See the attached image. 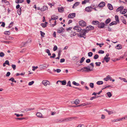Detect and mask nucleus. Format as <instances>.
I'll return each mask as SVG.
<instances>
[{
  "mask_svg": "<svg viewBox=\"0 0 127 127\" xmlns=\"http://www.w3.org/2000/svg\"><path fill=\"white\" fill-rule=\"evenodd\" d=\"M119 79L121 80H123L125 82H127V81L126 79L125 78H122L121 77H119Z\"/></svg>",
  "mask_w": 127,
  "mask_h": 127,
  "instance_id": "34",
  "label": "nucleus"
},
{
  "mask_svg": "<svg viewBox=\"0 0 127 127\" xmlns=\"http://www.w3.org/2000/svg\"><path fill=\"white\" fill-rule=\"evenodd\" d=\"M127 12V9H123L122 11H121L120 12V13L121 14H124L125 13H126Z\"/></svg>",
  "mask_w": 127,
  "mask_h": 127,
  "instance_id": "16",
  "label": "nucleus"
},
{
  "mask_svg": "<svg viewBox=\"0 0 127 127\" xmlns=\"http://www.w3.org/2000/svg\"><path fill=\"white\" fill-rule=\"evenodd\" d=\"M34 83V81H32L31 82H30L28 84V85L29 86H31Z\"/></svg>",
  "mask_w": 127,
  "mask_h": 127,
  "instance_id": "56",
  "label": "nucleus"
},
{
  "mask_svg": "<svg viewBox=\"0 0 127 127\" xmlns=\"http://www.w3.org/2000/svg\"><path fill=\"white\" fill-rule=\"evenodd\" d=\"M79 102L80 101L79 100L76 99L75 100L74 103L76 104H77L79 103Z\"/></svg>",
  "mask_w": 127,
  "mask_h": 127,
  "instance_id": "45",
  "label": "nucleus"
},
{
  "mask_svg": "<svg viewBox=\"0 0 127 127\" xmlns=\"http://www.w3.org/2000/svg\"><path fill=\"white\" fill-rule=\"evenodd\" d=\"M81 70H83L87 71H91L92 70L90 68L87 67H84L82 68Z\"/></svg>",
  "mask_w": 127,
  "mask_h": 127,
  "instance_id": "10",
  "label": "nucleus"
},
{
  "mask_svg": "<svg viewBox=\"0 0 127 127\" xmlns=\"http://www.w3.org/2000/svg\"><path fill=\"white\" fill-rule=\"evenodd\" d=\"M95 64H96V66H100V64H101V63L100 62H96L95 63Z\"/></svg>",
  "mask_w": 127,
  "mask_h": 127,
  "instance_id": "42",
  "label": "nucleus"
},
{
  "mask_svg": "<svg viewBox=\"0 0 127 127\" xmlns=\"http://www.w3.org/2000/svg\"><path fill=\"white\" fill-rule=\"evenodd\" d=\"M4 54L2 52H0V56L1 57H2L4 56Z\"/></svg>",
  "mask_w": 127,
  "mask_h": 127,
  "instance_id": "50",
  "label": "nucleus"
},
{
  "mask_svg": "<svg viewBox=\"0 0 127 127\" xmlns=\"http://www.w3.org/2000/svg\"><path fill=\"white\" fill-rule=\"evenodd\" d=\"M100 96H93V97H92L91 98L90 100H92L94 99H95V98H97L98 97H99Z\"/></svg>",
  "mask_w": 127,
  "mask_h": 127,
  "instance_id": "43",
  "label": "nucleus"
},
{
  "mask_svg": "<svg viewBox=\"0 0 127 127\" xmlns=\"http://www.w3.org/2000/svg\"><path fill=\"white\" fill-rule=\"evenodd\" d=\"M67 86H69L70 87H71V83H70V81H69L67 83Z\"/></svg>",
  "mask_w": 127,
  "mask_h": 127,
  "instance_id": "59",
  "label": "nucleus"
},
{
  "mask_svg": "<svg viewBox=\"0 0 127 127\" xmlns=\"http://www.w3.org/2000/svg\"><path fill=\"white\" fill-rule=\"evenodd\" d=\"M10 74V73L9 72H7L6 74V76L7 77H8L9 76Z\"/></svg>",
  "mask_w": 127,
  "mask_h": 127,
  "instance_id": "63",
  "label": "nucleus"
},
{
  "mask_svg": "<svg viewBox=\"0 0 127 127\" xmlns=\"http://www.w3.org/2000/svg\"><path fill=\"white\" fill-rule=\"evenodd\" d=\"M25 118H15V119L16 120H23V119H25Z\"/></svg>",
  "mask_w": 127,
  "mask_h": 127,
  "instance_id": "52",
  "label": "nucleus"
},
{
  "mask_svg": "<svg viewBox=\"0 0 127 127\" xmlns=\"http://www.w3.org/2000/svg\"><path fill=\"white\" fill-rule=\"evenodd\" d=\"M73 29L77 31L78 32L82 30L81 28L79 26H76L73 28Z\"/></svg>",
  "mask_w": 127,
  "mask_h": 127,
  "instance_id": "8",
  "label": "nucleus"
},
{
  "mask_svg": "<svg viewBox=\"0 0 127 127\" xmlns=\"http://www.w3.org/2000/svg\"><path fill=\"white\" fill-rule=\"evenodd\" d=\"M54 71L55 72H56L57 73H59L61 71V70L59 69H57L56 70L54 69Z\"/></svg>",
  "mask_w": 127,
  "mask_h": 127,
  "instance_id": "38",
  "label": "nucleus"
},
{
  "mask_svg": "<svg viewBox=\"0 0 127 127\" xmlns=\"http://www.w3.org/2000/svg\"><path fill=\"white\" fill-rule=\"evenodd\" d=\"M99 56L97 54H95L94 57V59H97L99 57Z\"/></svg>",
  "mask_w": 127,
  "mask_h": 127,
  "instance_id": "41",
  "label": "nucleus"
},
{
  "mask_svg": "<svg viewBox=\"0 0 127 127\" xmlns=\"http://www.w3.org/2000/svg\"><path fill=\"white\" fill-rule=\"evenodd\" d=\"M124 8L123 6H121L119 7L116 10V11L117 12L122 11V10Z\"/></svg>",
  "mask_w": 127,
  "mask_h": 127,
  "instance_id": "15",
  "label": "nucleus"
},
{
  "mask_svg": "<svg viewBox=\"0 0 127 127\" xmlns=\"http://www.w3.org/2000/svg\"><path fill=\"white\" fill-rule=\"evenodd\" d=\"M94 84L93 83H90V86L92 88H94Z\"/></svg>",
  "mask_w": 127,
  "mask_h": 127,
  "instance_id": "46",
  "label": "nucleus"
},
{
  "mask_svg": "<svg viewBox=\"0 0 127 127\" xmlns=\"http://www.w3.org/2000/svg\"><path fill=\"white\" fill-rule=\"evenodd\" d=\"M58 11L61 13L62 12L64 11V8L62 7H58Z\"/></svg>",
  "mask_w": 127,
  "mask_h": 127,
  "instance_id": "18",
  "label": "nucleus"
},
{
  "mask_svg": "<svg viewBox=\"0 0 127 127\" xmlns=\"http://www.w3.org/2000/svg\"><path fill=\"white\" fill-rule=\"evenodd\" d=\"M79 24L80 25L81 27H85L86 26V23L83 20L79 21Z\"/></svg>",
  "mask_w": 127,
  "mask_h": 127,
  "instance_id": "3",
  "label": "nucleus"
},
{
  "mask_svg": "<svg viewBox=\"0 0 127 127\" xmlns=\"http://www.w3.org/2000/svg\"><path fill=\"white\" fill-rule=\"evenodd\" d=\"M94 28V27L90 26L87 27L86 28V29H84L83 30L84 31V32H85L86 33H88L89 31L93 30Z\"/></svg>",
  "mask_w": 127,
  "mask_h": 127,
  "instance_id": "2",
  "label": "nucleus"
},
{
  "mask_svg": "<svg viewBox=\"0 0 127 127\" xmlns=\"http://www.w3.org/2000/svg\"><path fill=\"white\" fill-rule=\"evenodd\" d=\"M76 127H87L84 125L82 124H80Z\"/></svg>",
  "mask_w": 127,
  "mask_h": 127,
  "instance_id": "33",
  "label": "nucleus"
},
{
  "mask_svg": "<svg viewBox=\"0 0 127 127\" xmlns=\"http://www.w3.org/2000/svg\"><path fill=\"white\" fill-rule=\"evenodd\" d=\"M45 51L48 54L49 56H51V54L50 53V51L49 49H47L45 50Z\"/></svg>",
  "mask_w": 127,
  "mask_h": 127,
  "instance_id": "26",
  "label": "nucleus"
},
{
  "mask_svg": "<svg viewBox=\"0 0 127 127\" xmlns=\"http://www.w3.org/2000/svg\"><path fill=\"white\" fill-rule=\"evenodd\" d=\"M105 26V24L104 23H101L98 24V27L100 28H103Z\"/></svg>",
  "mask_w": 127,
  "mask_h": 127,
  "instance_id": "12",
  "label": "nucleus"
},
{
  "mask_svg": "<svg viewBox=\"0 0 127 127\" xmlns=\"http://www.w3.org/2000/svg\"><path fill=\"white\" fill-rule=\"evenodd\" d=\"M92 7L91 6H88L86 8L85 10L87 12H90L92 11Z\"/></svg>",
  "mask_w": 127,
  "mask_h": 127,
  "instance_id": "9",
  "label": "nucleus"
},
{
  "mask_svg": "<svg viewBox=\"0 0 127 127\" xmlns=\"http://www.w3.org/2000/svg\"><path fill=\"white\" fill-rule=\"evenodd\" d=\"M106 95L108 96L109 97H110L112 95L111 93L109 92H108L106 93Z\"/></svg>",
  "mask_w": 127,
  "mask_h": 127,
  "instance_id": "28",
  "label": "nucleus"
},
{
  "mask_svg": "<svg viewBox=\"0 0 127 127\" xmlns=\"http://www.w3.org/2000/svg\"><path fill=\"white\" fill-rule=\"evenodd\" d=\"M79 2H76L75 3H74L73 6H72V8H74L75 7V6H76L79 5Z\"/></svg>",
  "mask_w": 127,
  "mask_h": 127,
  "instance_id": "27",
  "label": "nucleus"
},
{
  "mask_svg": "<svg viewBox=\"0 0 127 127\" xmlns=\"http://www.w3.org/2000/svg\"><path fill=\"white\" fill-rule=\"evenodd\" d=\"M40 34L41 36L43 37H44V35H45V33L42 32V31H40Z\"/></svg>",
  "mask_w": 127,
  "mask_h": 127,
  "instance_id": "58",
  "label": "nucleus"
},
{
  "mask_svg": "<svg viewBox=\"0 0 127 127\" xmlns=\"http://www.w3.org/2000/svg\"><path fill=\"white\" fill-rule=\"evenodd\" d=\"M96 44L97 45H99L100 47H102V46L101 45H103L104 44L103 43H102L101 44L98 43H96Z\"/></svg>",
  "mask_w": 127,
  "mask_h": 127,
  "instance_id": "54",
  "label": "nucleus"
},
{
  "mask_svg": "<svg viewBox=\"0 0 127 127\" xmlns=\"http://www.w3.org/2000/svg\"><path fill=\"white\" fill-rule=\"evenodd\" d=\"M62 51V49H60L59 50L58 56H60L61 55Z\"/></svg>",
  "mask_w": 127,
  "mask_h": 127,
  "instance_id": "57",
  "label": "nucleus"
},
{
  "mask_svg": "<svg viewBox=\"0 0 127 127\" xmlns=\"http://www.w3.org/2000/svg\"><path fill=\"white\" fill-rule=\"evenodd\" d=\"M103 83V82L102 81H98L96 82V84L98 85H100L102 84Z\"/></svg>",
  "mask_w": 127,
  "mask_h": 127,
  "instance_id": "32",
  "label": "nucleus"
},
{
  "mask_svg": "<svg viewBox=\"0 0 127 127\" xmlns=\"http://www.w3.org/2000/svg\"><path fill=\"white\" fill-rule=\"evenodd\" d=\"M106 111L108 113V114L109 115L113 113V112L112 111H109L106 109Z\"/></svg>",
  "mask_w": 127,
  "mask_h": 127,
  "instance_id": "36",
  "label": "nucleus"
},
{
  "mask_svg": "<svg viewBox=\"0 0 127 127\" xmlns=\"http://www.w3.org/2000/svg\"><path fill=\"white\" fill-rule=\"evenodd\" d=\"M75 118V117H73L66 118L64 119H61L57 120L56 122H57L61 123L63 122L68 121H71L72 120L74 119Z\"/></svg>",
  "mask_w": 127,
  "mask_h": 127,
  "instance_id": "1",
  "label": "nucleus"
},
{
  "mask_svg": "<svg viewBox=\"0 0 127 127\" xmlns=\"http://www.w3.org/2000/svg\"><path fill=\"white\" fill-rule=\"evenodd\" d=\"M32 70L33 71H34L35 70L37 69L38 68V67L37 66H33L32 67Z\"/></svg>",
  "mask_w": 127,
  "mask_h": 127,
  "instance_id": "48",
  "label": "nucleus"
},
{
  "mask_svg": "<svg viewBox=\"0 0 127 127\" xmlns=\"http://www.w3.org/2000/svg\"><path fill=\"white\" fill-rule=\"evenodd\" d=\"M48 66V65H46L45 64L40 65L39 67L40 68V69L41 70H42L43 69H45Z\"/></svg>",
  "mask_w": 127,
  "mask_h": 127,
  "instance_id": "6",
  "label": "nucleus"
},
{
  "mask_svg": "<svg viewBox=\"0 0 127 127\" xmlns=\"http://www.w3.org/2000/svg\"><path fill=\"white\" fill-rule=\"evenodd\" d=\"M88 104L87 103H83V104H81L80 105H77V106H85V105H87Z\"/></svg>",
  "mask_w": 127,
  "mask_h": 127,
  "instance_id": "44",
  "label": "nucleus"
},
{
  "mask_svg": "<svg viewBox=\"0 0 127 127\" xmlns=\"http://www.w3.org/2000/svg\"><path fill=\"white\" fill-rule=\"evenodd\" d=\"M86 32H84V31L83 30H82V32L80 34V35H79V36L81 37H83L84 38H85L86 37L85 36V34L86 33Z\"/></svg>",
  "mask_w": 127,
  "mask_h": 127,
  "instance_id": "4",
  "label": "nucleus"
},
{
  "mask_svg": "<svg viewBox=\"0 0 127 127\" xmlns=\"http://www.w3.org/2000/svg\"><path fill=\"white\" fill-rule=\"evenodd\" d=\"M58 17L57 16L53 15L52 16L51 19L52 20H56L58 19Z\"/></svg>",
  "mask_w": 127,
  "mask_h": 127,
  "instance_id": "23",
  "label": "nucleus"
},
{
  "mask_svg": "<svg viewBox=\"0 0 127 127\" xmlns=\"http://www.w3.org/2000/svg\"><path fill=\"white\" fill-rule=\"evenodd\" d=\"M115 18L116 21L117 22L119 23V20L118 16L117 15H116L115 16Z\"/></svg>",
  "mask_w": 127,
  "mask_h": 127,
  "instance_id": "31",
  "label": "nucleus"
},
{
  "mask_svg": "<svg viewBox=\"0 0 127 127\" xmlns=\"http://www.w3.org/2000/svg\"><path fill=\"white\" fill-rule=\"evenodd\" d=\"M72 84L76 86H78L79 84L78 83H76L75 81H74L72 82Z\"/></svg>",
  "mask_w": 127,
  "mask_h": 127,
  "instance_id": "40",
  "label": "nucleus"
},
{
  "mask_svg": "<svg viewBox=\"0 0 127 127\" xmlns=\"http://www.w3.org/2000/svg\"><path fill=\"white\" fill-rule=\"evenodd\" d=\"M116 48L117 49H120L122 48V46L120 44H118L116 46Z\"/></svg>",
  "mask_w": 127,
  "mask_h": 127,
  "instance_id": "20",
  "label": "nucleus"
},
{
  "mask_svg": "<svg viewBox=\"0 0 127 127\" xmlns=\"http://www.w3.org/2000/svg\"><path fill=\"white\" fill-rule=\"evenodd\" d=\"M58 49V48L56 45H55L53 48V50L54 51H55Z\"/></svg>",
  "mask_w": 127,
  "mask_h": 127,
  "instance_id": "55",
  "label": "nucleus"
},
{
  "mask_svg": "<svg viewBox=\"0 0 127 127\" xmlns=\"http://www.w3.org/2000/svg\"><path fill=\"white\" fill-rule=\"evenodd\" d=\"M55 57H56L55 54V53H53L52 54V56H50V58H54Z\"/></svg>",
  "mask_w": 127,
  "mask_h": 127,
  "instance_id": "51",
  "label": "nucleus"
},
{
  "mask_svg": "<svg viewBox=\"0 0 127 127\" xmlns=\"http://www.w3.org/2000/svg\"><path fill=\"white\" fill-rule=\"evenodd\" d=\"M36 115L37 116L40 118H42V114L41 113L39 112H37L36 113Z\"/></svg>",
  "mask_w": 127,
  "mask_h": 127,
  "instance_id": "19",
  "label": "nucleus"
},
{
  "mask_svg": "<svg viewBox=\"0 0 127 127\" xmlns=\"http://www.w3.org/2000/svg\"><path fill=\"white\" fill-rule=\"evenodd\" d=\"M99 22L97 21H95L92 22V24H93L96 25L97 24H99Z\"/></svg>",
  "mask_w": 127,
  "mask_h": 127,
  "instance_id": "24",
  "label": "nucleus"
},
{
  "mask_svg": "<svg viewBox=\"0 0 127 127\" xmlns=\"http://www.w3.org/2000/svg\"><path fill=\"white\" fill-rule=\"evenodd\" d=\"M105 5V3L104 2L102 1L99 4L98 6L99 7H103Z\"/></svg>",
  "mask_w": 127,
  "mask_h": 127,
  "instance_id": "14",
  "label": "nucleus"
},
{
  "mask_svg": "<svg viewBox=\"0 0 127 127\" xmlns=\"http://www.w3.org/2000/svg\"><path fill=\"white\" fill-rule=\"evenodd\" d=\"M111 21L110 19H108L106 20V21L105 23L106 24H108Z\"/></svg>",
  "mask_w": 127,
  "mask_h": 127,
  "instance_id": "49",
  "label": "nucleus"
},
{
  "mask_svg": "<svg viewBox=\"0 0 127 127\" xmlns=\"http://www.w3.org/2000/svg\"><path fill=\"white\" fill-rule=\"evenodd\" d=\"M111 79L112 77L109 75H108L105 78H104V80L106 81H107L109 80H111Z\"/></svg>",
  "mask_w": 127,
  "mask_h": 127,
  "instance_id": "11",
  "label": "nucleus"
},
{
  "mask_svg": "<svg viewBox=\"0 0 127 127\" xmlns=\"http://www.w3.org/2000/svg\"><path fill=\"white\" fill-rule=\"evenodd\" d=\"M60 82L62 83L63 85H65L66 84V81L65 80L62 81H61Z\"/></svg>",
  "mask_w": 127,
  "mask_h": 127,
  "instance_id": "30",
  "label": "nucleus"
},
{
  "mask_svg": "<svg viewBox=\"0 0 127 127\" xmlns=\"http://www.w3.org/2000/svg\"><path fill=\"white\" fill-rule=\"evenodd\" d=\"M107 6L108 8L110 10H111L113 9L112 6L110 4L108 3V4Z\"/></svg>",
  "mask_w": 127,
  "mask_h": 127,
  "instance_id": "21",
  "label": "nucleus"
},
{
  "mask_svg": "<svg viewBox=\"0 0 127 127\" xmlns=\"http://www.w3.org/2000/svg\"><path fill=\"white\" fill-rule=\"evenodd\" d=\"M75 13H70L68 15V17L69 18H73L75 17Z\"/></svg>",
  "mask_w": 127,
  "mask_h": 127,
  "instance_id": "7",
  "label": "nucleus"
},
{
  "mask_svg": "<svg viewBox=\"0 0 127 127\" xmlns=\"http://www.w3.org/2000/svg\"><path fill=\"white\" fill-rule=\"evenodd\" d=\"M122 21L123 23L125 24H127V22L126 21V19H123L122 20Z\"/></svg>",
  "mask_w": 127,
  "mask_h": 127,
  "instance_id": "60",
  "label": "nucleus"
},
{
  "mask_svg": "<svg viewBox=\"0 0 127 127\" xmlns=\"http://www.w3.org/2000/svg\"><path fill=\"white\" fill-rule=\"evenodd\" d=\"M11 66L14 70H15L16 68V66L14 64H12Z\"/></svg>",
  "mask_w": 127,
  "mask_h": 127,
  "instance_id": "53",
  "label": "nucleus"
},
{
  "mask_svg": "<svg viewBox=\"0 0 127 127\" xmlns=\"http://www.w3.org/2000/svg\"><path fill=\"white\" fill-rule=\"evenodd\" d=\"M98 53H99L100 54H103L104 53V51H103L102 50H99L98 52Z\"/></svg>",
  "mask_w": 127,
  "mask_h": 127,
  "instance_id": "61",
  "label": "nucleus"
},
{
  "mask_svg": "<svg viewBox=\"0 0 127 127\" xmlns=\"http://www.w3.org/2000/svg\"><path fill=\"white\" fill-rule=\"evenodd\" d=\"M5 34L6 35H9L10 34V33L9 31H5L4 32Z\"/></svg>",
  "mask_w": 127,
  "mask_h": 127,
  "instance_id": "62",
  "label": "nucleus"
},
{
  "mask_svg": "<svg viewBox=\"0 0 127 127\" xmlns=\"http://www.w3.org/2000/svg\"><path fill=\"white\" fill-rule=\"evenodd\" d=\"M110 59V58H106V57H104V59L105 60L107 63H108Z\"/></svg>",
  "mask_w": 127,
  "mask_h": 127,
  "instance_id": "35",
  "label": "nucleus"
},
{
  "mask_svg": "<svg viewBox=\"0 0 127 127\" xmlns=\"http://www.w3.org/2000/svg\"><path fill=\"white\" fill-rule=\"evenodd\" d=\"M64 29L63 28V27H61L58 29L57 32L59 33H60L64 31Z\"/></svg>",
  "mask_w": 127,
  "mask_h": 127,
  "instance_id": "17",
  "label": "nucleus"
},
{
  "mask_svg": "<svg viewBox=\"0 0 127 127\" xmlns=\"http://www.w3.org/2000/svg\"><path fill=\"white\" fill-rule=\"evenodd\" d=\"M87 2V0H85L82 1V4H85Z\"/></svg>",
  "mask_w": 127,
  "mask_h": 127,
  "instance_id": "64",
  "label": "nucleus"
},
{
  "mask_svg": "<svg viewBox=\"0 0 127 127\" xmlns=\"http://www.w3.org/2000/svg\"><path fill=\"white\" fill-rule=\"evenodd\" d=\"M42 83L45 86H46L47 85H49L50 84L49 82L47 80L42 81Z\"/></svg>",
  "mask_w": 127,
  "mask_h": 127,
  "instance_id": "5",
  "label": "nucleus"
},
{
  "mask_svg": "<svg viewBox=\"0 0 127 127\" xmlns=\"http://www.w3.org/2000/svg\"><path fill=\"white\" fill-rule=\"evenodd\" d=\"M93 53L92 52H90L88 53V56L90 57H92L93 55Z\"/></svg>",
  "mask_w": 127,
  "mask_h": 127,
  "instance_id": "47",
  "label": "nucleus"
},
{
  "mask_svg": "<svg viewBox=\"0 0 127 127\" xmlns=\"http://www.w3.org/2000/svg\"><path fill=\"white\" fill-rule=\"evenodd\" d=\"M47 24V23L45 22V23H41V25L43 28H45L46 27Z\"/></svg>",
  "mask_w": 127,
  "mask_h": 127,
  "instance_id": "22",
  "label": "nucleus"
},
{
  "mask_svg": "<svg viewBox=\"0 0 127 127\" xmlns=\"http://www.w3.org/2000/svg\"><path fill=\"white\" fill-rule=\"evenodd\" d=\"M48 9V7L46 6H43L40 9V10L42 11H44Z\"/></svg>",
  "mask_w": 127,
  "mask_h": 127,
  "instance_id": "13",
  "label": "nucleus"
},
{
  "mask_svg": "<svg viewBox=\"0 0 127 127\" xmlns=\"http://www.w3.org/2000/svg\"><path fill=\"white\" fill-rule=\"evenodd\" d=\"M85 59V58L84 57H83L81 59L80 63H82L84 61Z\"/></svg>",
  "mask_w": 127,
  "mask_h": 127,
  "instance_id": "37",
  "label": "nucleus"
},
{
  "mask_svg": "<svg viewBox=\"0 0 127 127\" xmlns=\"http://www.w3.org/2000/svg\"><path fill=\"white\" fill-rule=\"evenodd\" d=\"M24 1V0H16L15 2L16 3L18 4L19 3H22Z\"/></svg>",
  "mask_w": 127,
  "mask_h": 127,
  "instance_id": "25",
  "label": "nucleus"
},
{
  "mask_svg": "<svg viewBox=\"0 0 127 127\" xmlns=\"http://www.w3.org/2000/svg\"><path fill=\"white\" fill-rule=\"evenodd\" d=\"M17 12L18 14L19 15H20L21 14V8L18 9L17 11Z\"/></svg>",
  "mask_w": 127,
  "mask_h": 127,
  "instance_id": "29",
  "label": "nucleus"
},
{
  "mask_svg": "<svg viewBox=\"0 0 127 127\" xmlns=\"http://www.w3.org/2000/svg\"><path fill=\"white\" fill-rule=\"evenodd\" d=\"M117 23L115 21H113L111 23H110V26H112L114 25H115Z\"/></svg>",
  "mask_w": 127,
  "mask_h": 127,
  "instance_id": "39",
  "label": "nucleus"
}]
</instances>
